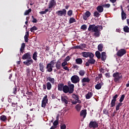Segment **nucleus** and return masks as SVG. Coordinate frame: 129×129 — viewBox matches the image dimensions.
Segmentation results:
<instances>
[{
	"instance_id": "f257e3e1",
	"label": "nucleus",
	"mask_w": 129,
	"mask_h": 129,
	"mask_svg": "<svg viewBox=\"0 0 129 129\" xmlns=\"http://www.w3.org/2000/svg\"><path fill=\"white\" fill-rule=\"evenodd\" d=\"M103 29V27L102 25H97L95 24L90 25L88 29L89 32L94 33V36L95 37H99L100 36V31Z\"/></svg>"
},
{
	"instance_id": "f03ea898",
	"label": "nucleus",
	"mask_w": 129,
	"mask_h": 129,
	"mask_svg": "<svg viewBox=\"0 0 129 129\" xmlns=\"http://www.w3.org/2000/svg\"><path fill=\"white\" fill-rule=\"evenodd\" d=\"M120 75V74H119V72H116L113 74V77H114V81L115 82V83H117V82L119 81V79H120V78H122V76Z\"/></svg>"
},
{
	"instance_id": "7ed1b4c3",
	"label": "nucleus",
	"mask_w": 129,
	"mask_h": 129,
	"mask_svg": "<svg viewBox=\"0 0 129 129\" xmlns=\"http://www.w3.org/2000/svg\"><path fill=\"white\" fill-rule=\"evenodd\" d=\"M61 100L62 103H64L66 106H68L69 102H70V99L67 96H61Z\"/></svg>"
},
{
	"instance_id": "20e7f679",
	"label": "nucleus",
	"mask_w": 129,
	"mask_h": 129,
	"mask_svg": "<svg viewBox=\"0 0 129 129\" xmlns=\"http://www.w3.org/2000/svg\"><path fill=\"white\" fill-rule=\"evenodd\" d=\"M90 128H97L98 127V123L96 121H91L89 124Z\"/></svg>"
},
{
	"instance_id": "39448f33",
	"label": "nucleus",
	"mask_w": 129,
	"mask_h": 129,
	"mask_svg": "<svg viewBox=\"0 0 129 129\" xmlns=\"http://www.w3.org/2000/svg\"><path fill=\"white\" fill-rule=\"evenodd\" d=\"M56 14L57 15V16H58V17H62V16L66 17L67 11H66V9H63L62 10L57 11L56 12Z\"/></svg>"
},
{
	"instance_id": "423d86ee",
	"label": "nucleus",
	"mask_w": 129,
	"mask_h": 129,
	"mask_svg": "<svg viewBox=\"0 0 129 129\" xmlns=\"http://www.w3.org/2000/svg\"><path fill=\"white\" fill-rule=\"evenodd\" d=\"M48 103V96L45 95L43 98L41 102V107L43 108H46V106Z\"/></svg>"
},
{
	"instance_id": "0eeeda50",
	"label": "nucleus",
	"mask_w": 129,
	"mask_h": 129,
	"mask_svg": "<svg viewBox=\"0 0 129 129\" xmlns=\"http://www.w3.org/2000/svg\"><path fill=\"white\" fill-rule=\"evenodd\" d=\"M71 80L72 83L76 84V83H78L79 81H80V79L79 78V77L78 76L74 75L71 77Z\"/></svg>"
},
{
	"instance_id": "6e6552de",
	"label": "nucleus",
	"mask_w": 129,
	"mask_h": 129,
	"mask_svg": "<svg viewBox=\"0 0 129 129\" xmlns=\"http://www.w3.org/2000/svg\"><path fill=\"white\" fill-rule=\"evenodd\" d=\"M82 54L83 57H85V58H88V57H89V58H93V57H94V54L90 52H83Z\"/></svg>"
},
{
	"instance_id": "1a4fd4ad",
	"label": "nucleus",
	"mask_w": 129,
	"mask_h": 129,
	"mask_svg": "<svg viewBox=\"0 0 129 129\" xmlns=\"http://www.w3.org/2000/svg\"><path fill=\"white\" fill-rule=\"evenodd\" d=\"M119 95L116 94L113 97L111 101V106L110 107H114L115 106V102H116V98L118 97Z\"/></svg>"
},
{
	"instance_id": "9d476101",
	"label": "nucleus",
	"mask_w": 129,
	"mask_h": 129,
	"mask_svg": "<svg viewBox=\"0 0 129 129\" xmlns=\"http://www.w3.org/2000/svg\"><path fill=\"white\" fill-rule=\"evenodd\" d=\"M126 53V50L124 49H120L119 50L117 53L116 55L118 57H122Z\"/></svg>"
},
{
	"instance_id": "9b49d317",
	"label": "nucleus",
	"mask_w": 129,
	"mask_h": 129,
	"mask_svg": "<svg viewBox=\"0 0 129 129\" xmlns=\"http://www.w3.org/2000/svg\"><path fill=\"white\" fill-rule=\"evenodd\" d=\"M91 16V13L89 11H87L85 14L83 15V19L84 20V21H86L89 17Z\"/></svg>"
},
{
	"instance_id": "f8f14e48",
	"label": "nucleus",
	"mask_w": 129,
	"mask_h": 129,
	"mask_svg": "<svg viewBox=\"0 0 129 129\" xmlns=\"http://www.w3.org/2000/svg\"><path fill=\"white\" fill-rule=\"evenodd\" d=\"M23 60H26V59H32L31 57V52H27L22 56Z\"/></svg>"
},
{
	"instance_id": "ddd939ff",
	"label": "nucleus",
	"mask_w": 129,
	"mask_h": 129,
	"mask_svg": "<svg viewBox=\"0 0 129 129\" xmlns=\"http://www.w3.org/2000/svg\"><path fill=\"white\" fill-rule=\"evenodd\" d=\"M33 62H34V60H33L32 58H30L29 59H27L26 60L24 61L23 62V63L26 66H30V65H32V64H33Z\"/></svg>"
},
{
	"instance_id": "4468645a",
	"label": "nucleus",
	"mask_w": 129,
	"mask_h": 129,
	"mask_svg": "<svg viewBox=\"0 0 129 129\" xmlns=\"http://www.w3.org/2000/svg\"><path fill=\"white\" fill-rule=\"evenodd\" d=\"M53 68H54V66H51L50 63H48L46 65V69H47V72H52Z\"/></svg>"
},
{
	"instance_id": "2eb2a0df",
	"label": "nucleus",
	"mask_w": 129,
	"mask_h": 129,
	"mask_svg": "<svg viewBox=\"0 0 129 129\" xmlns=\"http://www.w3.org/2000/svg\"><path fill=\"white\" fill-rule=\"evenodd\" d=\"M62 65L61 64V60L58 59L55 64V67L56 70H60L61 69Z\"/></svg>"
},
{
	"instance_id": "dca6fc26",
	"label": "nucleus",
	"mask_w": 129,
	"mask_h": 129,
	"mask_svg": "<svg viewBox=\"0 0 129 129\" xmlns=\"http://www.w3.org/2000/svg\"><path fill=\"white\" fill-rule=\"evenodd\" d=\"M62 91L64 93H70V90L69 89V87L67 85H64L63 87V89H62Z\"/></svg>"
},
{
	"instance_id": "f3484780",
	"label": "nucleus",
	"mask_w": 129,
	"mask_h": 129,
	"mask_svg": "<svg viewBox=\"0 0 129 129\" xmlns=\"http://www.w3.org/2000/svg\"><path fill=\"white\" fill-rule=\"evenodd\" d=\"M56 5L55 0H51L48 5V9H53V7Z\"/></svg>"
},
{
	"instance_id": "a211bd4d",
	"label": "nucleus",
	"mask_w": 129,
	"mask_h": 129,
	"mask_svg": "<svg viewBox=\"0 0 129 129\" xmlns=\"http://www.w3.org/2000/svg\"><path fill=\"white\" fill-rule=\"evenodd\" d=\"M126 19V14L123 11V9L121 8V20L124 21Z\"/></svg>"
},
{
	"instance_id": "6ab92c4d",
	"label": "nucleus",
	"mask_w": 129,
	"mask_h": 129,
	"mask_svg": "<svg viewBox=\"0 0 129 129\" xmlns=\"http://www.w3.org/2000/svg\"><path fill=\"white\" fill-rule=\"evenodd\" d=\"M86 114H87V112L86 109L82 110L80 112V116H83V118L86 117Z\"/></svg>"
},
{
	"instance_id": "aec40b11",
	"label": "nucleus",
	"mask_w": 129,
	"mask_h": 129,
	"mask_svg": "<svg viewBox=\"0 0 129 129\" xmlns=\"http://www.w3.org/2000/svg\"><path fill=\"white\" fill-rule=\"evenodd\" d=\"M68 87L70 89V94H71V93H73V92H74V84L69 85Z\"/></svg>"
},
{
	"instance_id": "412c9836",
	"label": "nucleus",
	"mask_w": 129,
	"mask_h": 129,
	"mask_svg": "<svg viewBox=\"0 0 129 129\" xmlns=\"http://www.w3.org/2000/svg\"><path fill=\"white\" fill-rule=\"evenodd\" d=\"M64 84L63 83H59L57 85L58 90L59 91H62L63 89L64 88Z\"/></svg>"
},
{
	"instance_id": "4be33fe9",
	"label": "nucleus",
	"mask_w": 129,
	"mask_h": 129,
	"mask_svg": "<svg viewBox=\"0 0 129 129\" xmlns=\"http://www.w3.org/2000/svg\"><path fill=\"white\" fill-rule=\"evenodd\" d=\"M93 96V93L92 92H89L86 95V99H90Z\"/></svg>"
},
{
	"instance_id": "5701e85b",
	"label": "nucleus",
	"mask_w": 129,
	"mask_h": 129,
	"mask_svg": "<svg viewBox=\"0 0 129 129\" xmlns=\"http://www.w3.org/2000/svg\"><path fill=\"white\" fill-rule=\"evenodd\" d=\"M101 60L102 61H105L106 60V53L105 52L101 53Z\"/></svg>"
},
{
	"instance_id": "b1692460",
	"label": "nucleus",
	"mask_w": 129,
	"mask_h": 129,
	"mask_svg": "<svg viewBox=\"0 0 129 129\" xmlns=\"http://www.w3.org/2000/svg\"><path fill=\"white\" fill-rule=\"evenodd\" d=\"M96 10L98 13H102L104 10L102 6H98L96 8Z\"/></svg>"
},
{
	"instance_id": "393cba45",
	"label": "nucleus",
	"mask_w": 129,
	"mask_h": 129,
	"mask_svg": "<svg viewBox=\"0 0 129 129\" xmlns=\"http://www.w3.org/2000/svg\"><path fill=\"white\" fill-rule=\"evenodd\" d=\"M45 68V66H44L43 63L42 62L39 63V70L41 71V72L44 73L45 70H44Z\"/></svg>"
},
{
	"instance_id": "a878e982",
	"label": "nucleus",
	"mask_w": 129,
	"mask_h": 129,
	"mask_svg": "<svg viewBox=\"0 0 129 129\" xmlns=\"http://www.w3.org/2000/svg\"><path fill=\"white\" fill-rule=\"evenodd\" d=\"M83 62V60H82V59L81 58H78L76 59V63L78 65H81Z\"/></svg>"
},
{
	"instance_id": "bb28decb",
	"label": "nucleus",
	"mask_w": 129,
	"mask_h": 129,
	"mask_svg": "<svg viewBox=\"0 0 129 129\" xmlns=\"http://www.w3.org/2000/svg\"><path fill=\"white\" fill-rule=\"evenodd\" d=\"M83 82L89 83L90 82V79H89L88 77L84 78L82 79V83H83Z\"/></svg>"
},
{
	"instance_id": "cd10ccee",
	"label": "nucleus",
	"mask_w": 129,
	"mask_h": 129,
	"mask_svg": "<svg viewBox=\"0 0 129 129\" xmlns=\"http://www.w3.org/2000/svg\"><path fill=\"white\" fill-rule=\"evenodd\" d=\"M72 104H77V103H81V100L79 99H75V100H73L72 102Z\"/></svg>"
},
{
	"instance_id": "c85d7f7f",
	"label": "nucleus",
	"mask_w": 129,
	"mask_h": 129,
	"mask_svg": "<svg viewBox=\"0 0 129 129\" xmlns=\"http://www.w3.org/2000/svg\"><path fill=\"white\" fill-rule=\"evenodd\" d=\"M47 80L50 81L52 84H55V79L48 77L47 78Z\"/></svg>"
},
{
	"instance_id": "c756f323",
	"label": "nucleus",
	"mask_w": 129,
	"mask_h": 129,
	"mask_svg": "<svg viewBox=\"0 0 129 129\" xmlns=\"http://www.w3.org/2000/svg\"><path fill=\"white\" fill-rule=\"evenodd\" d=\"M37 57H38V52L37 51H35L32 56V58L34 61H37V60H38V59H37Z\"/></svg>"
},
{
	"instance_id": "7c9ffc66",
	"label": "nucleus",
	"mask_w": 129,
	"mask_h": 129,
	"mask_svg": "<svg viewBox=\"0 0 129 129\" xmlns=\"http://www.w3.org/2000/svg\"><path fill=\"white\" fill-rule=\"evenodd\" d=\"M88 61L90 64H93L95 63V59H94L93 57H90V59H88Z\"/></svg>"
},
{
	"instance_id": "2f4dec72",
	"label": "nucleus",
	"mask_w": 129,
	"mask_h": 129,
	"mask_svg": "<svg viewBox=\"0 0 129 129\" xmlns=\"http://www.w3.org/2000/svg\"><path fill=\"white\" fill-rule=\"evenodd\" d=\"M96 57L98 59H100L101 58V53H100V52L99 51H96L95 52Z\"/></svg>"
},
{
	"instance_id": "473e14b6",
	"label": "nucleus",
	"mask_w": 129,
	"mask_h": 129,
	"mask_svg": "<svg viewBox=\"0 0 129 129\" xmlns=\"http://www.w3.org/2000/svg\"><path fill=\"white\" fill-rule=\"evenodd\" d=\"M46 88L47 90H51V88H52V84H51V83L48 82L46 83Z\"/></svg>"
},
{
	"instance_id": "72a5a7b5",
	"label": "nucleus",
	"mask_w": 129,
	"mask_h": 129,
	"mask_svg": "<svg viewBox=\"0 0 129 129\" xmlns=\"http://www.w3.org/2000/svg\"><path fill=\"white\" fill-rule=\"evenodd\" d=\"M103 49V44H100L98 45V50L100 51V52H102Z\"/></svg>"
},
{
	"instance_id": "f704fd0d",
	"label": "nucleus",
	"mask_w": 129,
	"mask_h": 129,
	"mask_svg": "<svg viewBox=\"0 0 129 129\" xmlns=\"http://www.w3.org/2000/svg\"><path fill=\"white\" fill-rule=\"evenodd\" d=\"M69 23V24H73V23H76V19L73 17H72L70 19Z\"/></svg>"
},
{
	"instance_id": "c9c22d12",
	"label": "nucleus",
	"mask_w": 129,
	"mask_h": 129,
	"mask_svg": "<svg viewBox=\"0 0 129 129\" xmlns=\"http://www.w3.org/2000/svg\"><path fill=\"white\" fill-rule=\"evenodd\" d=\"M79 74L80 76H84V75H85V71H84V70H81Z\"/></svg>"
},
{
	"instance_id": "e433bc0d",
	"label": "nucleus",
	"mask_w": 129,
	"mask_h": 129,
	"mask_svg": "<svg viewBox=\"0 0 129 129\" xmlns=\"http://www.w3.org/2000/svg\"><path fill=\"white\" fill-rule=\"evenodd\" d=\"M102 86V85L100 83L97 84L95 86V88L97 90H99V89H101V87Z\"/></svg>"
},
{
	"instance_id": "4c0bfd02",
	"label": "nucleus",
	"mask_w": 129,
	"mask_h": 129,
	"mask_svg": "<svg viewBox=\"0 0 129 129\" xmlns=\"http://www.w3.org/2000/svg\"><path fill=\"white\" fill-rule=\"evenodd\" d=\"M0 119L2 120V121H5L7 119V116L5 115H2L0 117Z\"/></svg>"
},
{
	"instance_id": "58836bf2",
	"label": "nucleus",
	"mask_w": 129,
	"mask_h": 129,
	"mask_svg": "<svg viewBox=\"0 0 129 129\" xmlns=\"http://www.w3.org/2000/svg\"><path fill=\"white\" fill-rule=\"evenodd\" d=\"M123 31L125 33H129V27L127 26H125L123 27Z\"/></svg>"
},
{
	"instance_id": "ea45409f",
	"label": "nucleus",
	"mask_w": 129,
	"mask_h": 129,
	"mask_svg": "<svg viewBox=\"0 0 129 129\" xmlns=\"http://www.w3.org/2000/svg\"><path fill=\"white\" fill-rule=\"evenodd\" d=\"M100 16V14H99V12H98V11H95L94 12V17H96V18H99Z\"/></svg>"
},
{
	"instance_id": "a19ab883",
	"label": "nucleus",
	"mask_w": 129,
	"mask_h": 129,
	"mask_svg": "<svg viewBox=\"0 0 129 129\" xmlns=\"http://www.w3.org/2000/svg\"><path fill=\"white\" fill-rule=\"evenodd\" d=\"M122 105V103H119L117 105H116V111H117V110H119V108Z\"/></svg>"
},
{
	"instance_id": "79ce46f5",
	"label": "nucleus",
	"mask_w": 129,
	"mask_h": 129,
	"mask_svg": "<svg viewBox=\"0 0 129 129\" xmlns=\"http://www.w3.org/2000/svg\"><path fill=\"white\" fill-rule=\"evenodd\" d=\"M76 109H77V111H80L81 110V106L80 104H78L76 106Z\"/></svg>"
},
{
	"instance_id": "37998d69",
	"label": "nucleus",
	"mask_w": 129,
	"mask_h": 129,
	"mask_svg": "<svg viewBox=\"0 0 129 129\" xmlns=\"http://www.w3.org/2000/svg\"><path fill=\"white\" fill-rule=\"evenodd\" d=\"M125 97V95H124V94H123L121 96V97L119 100V101L120 103H121V102H122V101H123Z\"/></svg>"
},
{
	"instance_id": "c03bdc74",
	"label": "nucleus",
	"mask_w": 129,
	"mask_h": 129,
	"mask_svg": "<svg viewBox=\"0 0 129 129\" xmlns=\"http://www.w3.org/2000/svg\"><path fill=\"white\" fill-rule=\"evenodd\" d=\"M31 12H32V9H29L28 10H26L24 13V16H28V15L30 14Z\"/></svg>"
},
{
	"instance_id": "a18cd8bd",
	"label": "nucleus",
	"mask_w": 129,
	"mask_h": 129,
	"mask_svg": "<svg viewBox=\"0 0 129 129\" xmlns=\"http://www.w3.org/2000/svg\"><path fill=\"white\" fill-rule=\"evenodd\" d=\"M17 92H18V91H17V86H15L13 88V93L16 95L17 94Z\"/></svg>"
},
{
	"instance_id": "49530a36",
	"label": "nucleus",
	"mask_w": 129,
	"mask_h": 129,
	"mask_svg": "<svg viewBox=\"0 0 129 129\" xmlns=\"http://www.w3.org/2000/svg\"><path fill=\"white\" fill-rule=\"evenodd\" d=\"M59 124V121H57V120H55L53 123V126L54 127H57V125H58V124Z\"/></svg>"
},
{
	"instance_id": "de8ad7c7",
	"label": "nucleus",
	"mask_w": 129,
	"mask_h": 129,
	"mask_svg": "<svg viewBox=\"0 0 129 129\" xmlns=\"http://www.w3.org/2000/svg\"><path fill=\"white\" fill-rule=\"evenodd\" d=\"M81 30H83V31H86V29H87V26L85 24L83 25L81 27Z\"/></svg>"
},
{
	"instance_id": "09e8293b",
	"label": "nucleus",
	"mask_w": 129,
	"mask_h": 129,
	"mask_svg": "<svg viewBox=\"0 0 129 129\" xmlns=\"http://www.w3.org/2000/svg\"><path fill=\"white\" fill-rule=\"evenodd\" d=\"M38 30V28L36 26H33L30 29V31L32 33L34 32V31H37Z\"/></svg>"
},
{
	"instance_id": "8fccbe9b",
	"label": "nucleus",
	"mask_w": 129,
	"mask_h": 129,
	"mask_svg": "<svg viewBox=\"0 0 129 129\" xmlns=\"http://www.w3.org/2000/svg\"><path fill=\"white\" fill-rule=\"evenodd\" d=\"M72 97L74 98V99H79V96L75 94L73 95Z\"/></svg>"
},
{
	"instance_id": "3c124183",
	"label": "nucleus",
	"mask_w": 129,
	"mask_h": 129,
	"mask_svg": "<svg viewBox=\"0 0 129 129\" xmlns=\"http://www.w3.org/2000/svg\"><path fill=\"white\" fill-rule=\"evenodd\" d=\"M73 15V11L70 10L68 12V16L71 17Z\"/></svg>"
},
{
	"instance_id": "603ef678",
	"label": "nucleus",
	"mask_w": 129,
	"mask_h": 129,
	"mask_svg": "<svg viewBox=\"0 0 129 129\" xmlns=\"http://www.w3.org/2000/svg\"><path fill=\"white\" fill-rule=\"evenodd\" d=\"M102 7L103 8H106L107 9H108L109 8H110V4H104L102 5Z\"/></svg>"
},
{
	"instance_id": "864d4df0",
	"label": "nucleus",
	"mask_w": 129,
	"mask_h": 129,
	"mask_svg": "<svg viewBox=\"0 0 129 129\" xmlns=\"http://www.w3.org/2000/svg\"><path fill=\"white\" fill-rule=\"evenodd\" d=\"M66 65H68V62H67L66 61H64L61 63V67H65Z\"/></svg>"
},
{
	"instance_id": "5fc2aeb1",
	"label": "nucleus",
	"mask_w": 129,
	"mask_h": 129,
	"mask_svg": "<svg viewBox=\"0 0 129 129\" xmlns=\"http://www.w3.org/2000/svg\"><path fill=\"white\" fill-rule=\"evenodd\" d=\"M80 46H81V50H83L84 48H86V44H81Z\"/></svg>"
},
{
	"instance_id": "6e6d98bb",
	"label": "nucleus",
	"mask_w": 129,
	"mask_h": 129,
	"mask_svg": "<svg viewBox=\"0 0 129 129\" xmlns=\"http://www.w3.org/2000/svg\"><path fill=\"white\" fill-rule=\"evenodd\" d=\"M103 111L104 114L107 115L108 114V110H107V109H104Z\"/></svg>"
},
{
	"instance_id": "4d7b16f0",
	"label": "nucleus",
	"mask_w": 129,
	"mask_h": 129,
	"mask_svg": "<svg viewBox=\"0 0 129 129\" xmlns=\"http://www.w3.org/2000/svg\"><path fill=\"white\" fill-rule=\"evenodd\" d=\"M32 18L33 19L32 23H37V20L36 18L34 17V16H32Z\"/></svg>"
},
{
	"instance_id": "13d9d810",
	"label": "nucleus",
	"mask_w": 129,
	"mask_h": 129,
	"mask_svg": "<svg viewBox=\"0 0 129 129\" xmlns=\"http://www.w3.org/2000/svg\"><path fill=\"white\" fill-rule=\"evenodd\" d=\"M100 71L102 73H104L105 72V70L104 69V68H101L100 69Z\"/></svg>"
},
{
	"instance_id": "bf43d9fd",
	"label": "nucleus",
	"mask_w": 129,
	"mask_h": 129,
	"mask_svg": "<svg viewBox=\"0 0 129 129\" xmlns=\"http://www.w3.org/2000/svg\"><path fill=\"white\" fill-rule=\"evenodd\" d=\"M69 60H70V56L69 55L67 56L64 59V61H66V62H68Z\"/></svg>"
},
{
	"instance_id": "052dcab7",
	"label": "nucleus",
	"mask_w": 129,
	"mask_h": 129,
	"mask_svg": "<svg viewBox=\"0 0 129 129\" xmlns=\"http://www.w3.org/2000/svg\"><path fill=\"white\" fill-rule=\"evenodd\" d=\"M105 75L107 78H110V74L109 73H106Z\"/></svg>"
},
{
	"instance_id": "680f3d73",
	"label": "nucleus",
	"mask_w": 129,
	"mask_h": 129,
	"mask_svg": "<svg viewBox=\"0 0 129 129\" xmlns=\"http://www.w3.org/2000/svg\"><path fill=\"white\" fill-rule=\"evenodd\" d=\"M60 128L61 129H66V124H63L60 126Z\"/></svg>"
},
{
	"instance_id": "e2e57ef3",
	"label": "nucleus",
	"mask_w": 129,
	"mask_h": 129,
	"mask_svg": "<svg viewBox=\"0 0 129 129\" xmlns=\"http://www.w3.org/2000/svg\"><path fill=\"white\" fill-rule=\"evenodd\" d=\"M48 64H50L51 66H53V65L55 64V60H53L51 61Z\"/></svg>"
},
{
	"instance_id": "0e129e2a",
	"label": "nucleus",
	"mask_w": 129,
	"mask_h": 129,
	"mask_svg": "<svg viewBox=\"0 0 129 129\" xmlns=\"http://www.w3.org/2000/svg\"><path fill=\"white\" fill-rule=\"evenodd\" d=\"M75 49H80L81 50V47L80 45H77L75 46Z\"/></svg>"
},
{
	"instance_id": "69168bd1",
	"label": "nucleus",
	"mask_w": 129,
	"mask_h": 129,
	"mask_svg": "<svg viewBox=\"0 0 129 129\" xmlns=\"http://www.w3.org/2000/svg\"><path fill=\"white\" fill-rule=\"evenodd\" d=\"M63 67V69H64V70H67L68 71H69V68H68V67Z\"/></svg>"
},
{
	"instance_id": "338daca9",
	"label": "nucleus",
	"mask_w": 129,
	"mask_h": 129,
	"mask_svg": "<svg viewBox=\"0 0 129 129\" xmlns=\"http://www.w3.org/2000/svg\"><path fill=\"white\" fill-rule=\"evenodd\" d=\"M24 50H25V48L21 47L20 48V52H21L22 54L24 53Z\"/></svg>"
},
{
	"instance_id": "774afa93",
	"label": "nucleus",
	"mask_w": 129,
	"mask_h": 129,
	"mask_svg": "<svg viewBox=\"0 0 129 129\" xmlns=\"http://www.w3.org/2000/svg\"><path fill=\"white\" fill-rule=\"evenodd\" d=\"M89 64H90V63L89 62V61L88 60V61H87L85 63V66H86V67H89Z\"/></svg>"
}]
</instances>
